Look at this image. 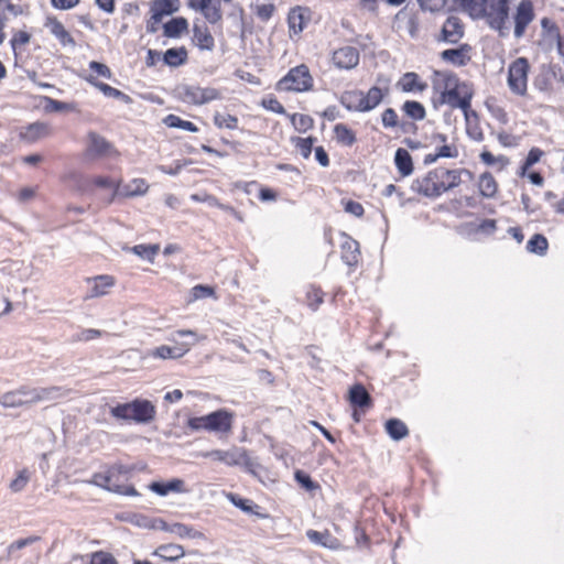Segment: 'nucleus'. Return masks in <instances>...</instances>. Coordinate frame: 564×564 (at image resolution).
Instances as JSON below:
<instances>
[{
    "label": "nucleus",
    "instance_id": "nucleus-1",
    "mask_svg": "<svg viewBox=\"0 0 564 564\" xmlns=\"http://www.w3.org/2000/svg\"><path fill=\"white\" fill-rule=\"evenodd\" d=\"M463 175L469 178L473 177V173L467 169L448 170L436 167L416 177L412 182L411 189L424 197L437 198L442 194L459 186Z\"/></svg>",
    "mask_w": 564,
    "mask_h": 564
},
{
    "label": "nucleus",
    "instance_id": "nucleus-2",
    "mask_svg": "<svg viewBox=\"0 0 564 564\" xmlns=\"http://www.w3.org/2000/svg\"><path fill=\"white\" fill-rule=\"evenodd\" d=\"M465 12L474 20L484 19L488 26L507 36L510 32L508 0H460Z\"/></svg>",
    "mask_w": 564,
    "mask_h": 564
},
{
    "label": "nucleus",
    "instance_id": "nucleus-3",
    "mask_svg": "<svg viewBox=\"0 0 564 564\" xmlns=\"http://www.w3.org/2000/svg\"><path fill=\"white\" fill-rule=\"evenodd\" d=\"M442 78L443 90L440 94L438 105H448L453 109H460L465 119L477 118V112L471 109L474 90L468 83L460 82L453 73H436Z\"/></svg>",
    "mask_w": 564,
    "mask_h": 564
},
{
    "label": "nucleus",
    "instance_id": "nucleus-4",
    "mask_svg": "<svg viewBox=\"0 0 564 564\" xmlns=\"http://www.w3.org/2000/svg\"><path fill=\"white\" fill-rule=\"evenodd\" d=\"M68 390L61 387L31 388L21 386L18 389L4 392L0 395V405L4 409H14L32 405L43 401H52L64 398Z\"/></svg>",
    "mask_w": 564,
    "mask_h": 564
},
{
    "label": "nucleus",
    "instance_id": "nucleus-5",
    "mask_svg": "<svg viewBox=\"0 0 564 564\" xmlns=\"http://www.w3.org/2000/svg\"><path fill=\"white\" fill-rule=\"evenodd\" d=\"M127 479L128 469L124 466L115 465L105 473L95 474L89 482L123 496H137L138 492L134 487L124 484Z\"/></svg>",
    "mask_w": 564,
    "mask_h": 564
},
{
    "label": "nucleus",
    "instance_id": "nucleus-6",
    "mask_svg": "<svg viewBox=\"0 0 564 564\" xmlns=\"http://www.w3.org/2000/svg\"><path fill=\"white\" fill-rule=\"evenodd\" d=\"M155 406L149 400L135 399L129 403L118 404L110 410L117 420L149 423L155 417Z\"/></svg>",
    "mask_w": 564,
    "mask_h": 564
},
{
    "label": "nucleus",
    "instance_id": "nucleus-7",
    "mask_svg": "<svg viewBox=\"0 0 564 564\" xmlns=\"http://www.w3.org/2000/svg\"><path fill=\"white\" fill-rule=\"evenodd\" d=\"M314 79L305 64L291 68L278 83V89L303 93L313 88Z\"/></svg>",
    "mask_w": 564,
    "mask_h": 564
},
{
    "label": "nucleus",
    "instance_id": "nucleus-8",
    "mask_svg": "<svg viewBox=\"0 0 564 564\" xmlns=\"http://www.w3.org/2000/svg\"><path fill=\"white\" fill-rule=\"evenodd\" d=\"M180 98L187 104L200 106L221 98L218 89L213 87H199L182 85L177 88Z\"/></svg>",
    "mask_w": 564,
    "mask_h": 564
},
{
    "label": "nucleus",
    "instance_id": "nucleus-9",
    "mask_svg": "<svg viewBox=\"0 0 564 564\" xmlns=\"http://www.w3.org/2000/svg\"><path fill=\"white\" fill-rule=\"evenodd\" d=\"M529 68V63L524 57H519L510 64L508 86L513 94L523 96L527 93Z\"/></svg>",
    "mask_w": 564,
    "mask_h": 564
},
{
    "label": "nucleus",
    "instance_id": "nucleus-10",
    "mask_svg": "<svg viewBox=\"0 0 564 564\" xmlns=\"http://www.w3.org/2000/svg\"><path fill=\"white\" fill-rule=\"evenodd\" d=\"M113 152L112 144L108 142L102 135L97 132L90 131L88 133V143L85 150V158L95 160L104 156L111 155Z\"/></svg>",
    "mask_w": 564,
    "mask_h": 564
},
{
    "label": "nucleus",
    "instance_id": "nucleus-11",
    "mask_svg": "<svg viewBox=\"0 0 564 564\" xmlns=\"http://www.w3.org/2000/svg\"><path fill=\"white\" fill-rule=\"evenodd\" d=\"M534 9L531 0H521L517 7L513 34L517 39L523 36L528 25L534 19Z\"/></svg>",
    "mask_w": 564,
    "mask_h": 564
},
{
    "label": "nucleus",
    "instance_id": "nucleus-12",
    "mask_svg": "<svg viewBox=\"0 0 564 564\" xmlns=\"http://www.w3.org/2000/svg\"><path fill=\"white\" fill-rule=\"evenodd\" d=\"M464 34L465 25L462 19L456 15H449L442 26L438 41L456 44L464 37Z\"/></svg>",
    "mask_w": 564,
    "mask_h": 564
},
{
    "label": "nucleus",
    "instance_id": "nucleus-13",
    "mask_svg": "<svg viewBox=\"0 0 564 564\" xmlns=\"http://www.w3.org/2000/svg\"><path fill=\"white\" fill-rule=\"evenodd\" d=\"M359 51L350 45L335 50L332 54V62L338 69H352L359 63Z\"/></svg>",
    "mask_w": 564,
    "mask_h": 564
},
{
    "label": "nucleus",
    "instance_id": "nucleus-14",
    "mask_svg": "<svg viewBox=\"0 0 564 564\" xmlns=\"http://www.w3.org/2000/svg\"><path fill=\"white\" fill-rule=\"evenodd\" d=\"M188 6L196 11H200L204 18L212 24H216L223 19L219 0H191Z\"/></svg>",
    "mask_w": 564,
    "mask_h": 564
},
{
    "label": "nucleus",
    "instance_id": "nucleus-15",
    "mask_svg": "<svg viewBox=\"0 0 564 564\" xmlns=\"http://www.w3.org/2000/svg\"><path fill=\"white\" fill-rule=\"evenodd\" d=\"M234 414L225 409L209 413V432L227 434L231 432Z\"/></svg>",
    "mask_w": 564,
    "mask_h": 564
},
{
    "label": "nucleus",
    "instance_id": "nucleus-16",
    "mask_svg": "<svg viewBox=\"0 0 564 564\" xmlns=\"http://www.w3.org/2000/svg\"><path fill=\"white\" fill-rule=\"evenodd\" d=\"M52 134L51 127L45 122H33L21 129L19 135L20 139L28 142L34 143L43 138H46Z\"/></svg>",
    "mask_w": 564,
    "mask_h": 564
},
{
    "label": "nucleus",
    "instance_id": "nucleus-17",
    "mask_svg": "<svg viewBox=\"0 0 564 564\" xmlns=\"http://www.w3.org/2000/svg\"><path fill=\"white\" fill-rule=\"evenodd\" d=\"M149 489L159 496H166L170 492L188 494L191 491L181 478H172L166 482L153 481L149 485Z\"/></svg>",
    "mask_w": 564,
    "mask_h": 564
},
{
    "label": "nucleus",
    "instance_id": "nucleus-18",
    "mask_svg": "<svg viewBox=\"0 0 564 564\" xmlns=\"http://www.w3.org/2000/svg\"><path fill=\"white\" fill-rule=\"evenodd\" d=\"M203 456L225 463L228 466H236L242 463L245 453L237 448L230 451L213 449L210 452L204 453Z\"/></svg>",
    "mask_w": 564,
    "mask_h": 564
},
{
    "label": "nucleus",
    "instance_id": "nucleus-19",
    "mask_svg": "<svg viewBox=\"0 0 564 564\" xmlns=\"http://www.w3.org/2000/svg\"><path fill=\"white\" fill-rule=\"evenodd\" d=\"M88 282H90L93 285L90 286L86 299H95L107 295L110 289L115 285L113 276L108 274L97 275L93 279H89Z\"/></svg>",
    "mask_w": 564,
    "mask_h": 564
},
{
    "label": "nucleus",
    "instance_id": "nucleus-20",
    "mask_svg": "<svg viewBox=\"0 0 564 564\" xmlns=\"http://www.w3.org/2000/svg\"><path fill=\"white\" fill-rule=\"evenodd\" d=\"M397 88L403 93H422L427 88V84L420 79L414 72H408L397 82Z\"/></svg>",
    "mask_w": 564,
    "mask_h": 564
},
{
    "label": "nucleus",
    "instance_id": "nucleus-21",
    "mask_svg": "<svg viewBox=\"0 0 564 564\" xmlns=\"http://www.w3.org/2000/svg\"><path fill=\"white\" fill-rule=\"evenodd\" d=\"M341 260L349 267L356 265L359 260V243L346 234H343Z\"/></svg>",
    "mask_w": 564,
    "mask_h": 564
},
{
    "label": "nucleus",
    "instance_id": "nucleus-22",
    "mask_svg": "<svg viewBox=\"0 0 564 564\" xmlns=\"http://www.w3.org/2000/svg\"><path fill=\"white\" fill-rule=\"evenodd\" d=\"M470 46L468 44H462L457 48L445 50L441 53V58L444 62L451 63L456 66H465L470 57L468 55Z\"/></svg>",
    "mask_w": 564,
    "mask_h": 564
},
{
    "label": "nucleus",
    "instance_id": "nucleus-23",
    "mask_svg": "<svg viewBox=\"0 0 564 564\" xmlns=\"http://www.w3.org/2000/svg\"><path fill=\"white\" fill-rule=\"evenodd\" d=\"M431 143L435 145L436 152L443 159H456L459 154L455 144H447V135L443 133H433Z\"/></svg>",
    "mask_w": 564,
    "mask_h": 564
},
{
    "label": "nucleus",
    "instance_id": "nucleus-24",
    "mask_svg": "<svg viewBox=\"0 0 564 564\" xmlns=\"http://www.w3.org/2000/svg\"><path fill=\"white\" fill-rule=\"evenodd\" d=\"M159 527L161 531L173 533L181 539H202L204 536L202 532L196 531L193 527L180 522L169 524L163 520V523H160Z\"/></svg>",
    "mask_w": 564,
    "mask_h": 564
},
{
    "label": "nucleus",
    "instance_id": "nucleus-25",
    "mask_svg": "<svg viewBox=\"0 0 564 564\" xmlns=\"http://www.w3.org/2000/svg\"><path fill=\"white\" fill-rule=\"evenodd\" d=\"M193 41L199 50L213 51L215 40L206 25L195 24L193 28Z\"/></svg>",
    "mask_w": 564,
    "mask_h": 564
},
{
    "label": "nucleus",
    "instance_id": "nucleus-26",
    "mask_svg": "<svg viewBox=\"0 0 564 564\" xmlns=\"http://www.w3.org/2000/svg\"><path fill=\"white\" fill-rule=\"evenodd\" d=\"M307 539L317 545H322L329 550H337L340 547V542L337 538L333 536L329 531H315V530H308L306 532Z\"/></svg>",
    "mask_w": 564,
    "mask_h": 564
},
{
    "label": "nucleus",
    "instance_id": "nucleus-27",
    "mask_svg": "<svg viewBox=\"0 0 564 564\" xmlns=\"http://www.w3.org/2000/svg\"><path fill=\"white\" fill-rule=\"evenodd\" d=\"M180 8V0H155L151 7L152 19L161 21L164 15L176 12Z\"/></svg>",
    "mask_w": 564,
    "mask_h": 564
},
{
    "label": "nucleus",
    "instance_id": "nucleus-28",
    "mask_svg": "<svg viewBox=\"0 0 564 564\" xmlns=\"http://www.w3.org/2000/svg\"><path fill=\"white\" fill-rule=\"evenodd\" d=\"M188 349L189 346L187 344L176 346L162 345L153 349L150 355L161 359H176L184 356Z\"/></svg>",
    "mask_w": 564,
    "mask_h": 564
},
{
    "label": "nucleus",
    "instance_id": "nucleus-29",
    "mask_svg": "<svg viewBox=\"0 0 564 564\" xmlns=\"http://www.w3.org/2000/svg\"><path fill=\"white\" fill-rule=\"evenodd\" d=\"M184 555L185 551L183 546L174 543L162 544L158 546L153 552V556H158L161 560L167 562H175Z\"/></svg>",
    "mask_w": 564,
    "mask_h": 564
},
{
    "label": "nucleus",
    "instance_id": "nucleus-30",
    "mask_svg": "<svg viewBox=\"0 0 564 564\" xmlns=\"http://www.w3.org/2000/svg\"><path fill=\"white\" fill-rule=\"evenodd\" d=\"M306 12L307 9L302 7H296L290 10L288 14V24L290 31L294 34H299L304 30L307 21V18L305 17Z\"/></svg>",
    "mask_w": 564,
    "mask_h": 564
},
{
    "label": "nucleus",
    "instance_id": "nucleus-31",
    "mask_svg": "<svg viewBox=\"0 0 564 564\" xmlns=\"http://www.w3.org/2000/svg\"><path fill=\"white\" fill-rule=\"evenodd\" d=\"M86 80L94 85L97 89H99L106 97L120 99L124 104L132 102V98L129 95L122 93L121 90L108 84L96 80L93 76L87 77Z\"/></svg>",
    "mask_w": 564,
    "mask_h": 564
},
{
    "label": "nucleus",
    "instance_id": "nucleus-32",
    "mask_svg": "<svg viewBox=\"0 0 564 564\" xmlns=\"http://www.w3.org/2000/svg\"><path fill=\"white\" fill-rule=\"evenodd\" d=\"M479 194L485 198H494L498 192V183L491 173L485 172L478 180Z\"/></svg>",
    "mask_w": 564,
    "mask_h": 564
},
{
    "label": "nucleus",
    "instance_id": "nucleus-33",
    "mask_svg": "<svg viewBox=\"0 0 564 564\" xmlns=\"http://www.w3.org/2000/svg\"><path fill=\"white\" fill-rule=\"evenodd\" d=\"M339 101L349 111L364 112L361 90L345 91L341 94Z\"/></svg>",
    "mask_w": 564,
    "mask_h": 564
},
{
    "label": "nucleus",
    "instance_id": "nucleus-34",
    "mask_svg": "<svg viewBox=\"0 0 564 564\" xmlns=\"http://www.w3.org/2000/svg\"><path fill=\"white\" fill-rule=\"evenodd\" d=\"M394 163L399 173L405 177L413 172V162L410 153L402 148H399L394 154Z\"/></svg>",
    "mask_w": 564,
    "mask_h": 564
},
{
    "label": "nucleus",
    "instance_id": "nucleus-35",
    "mask_svg": "<svg viewBox=\"0 0 564 564\" xmlns=\"http://www.w3.org/2000/svg\"><path fill=\"white\" fill-rule=\"evenodd\" d=\"M388 90L383 91L377 86H372L366 94L362 93L364 112L375 109L384 98Z\"/></svg>",
    "mask_w": 564,
    "mask_h": 564
},
{
    "label": "nucleus",
    "instance_id": "nucleus-36",
    "mask_svg": "<svg viewBox=\"0 0 564 564\" xmlns=\"http://www.w3.org/2000/svg\"><path fill=\"white\" fill-rule=\"evenodd\" d=\"M349 401L354 406L367 408L371 404V398L362 384H355L349 390Z\"/></svg>",
    "mask_w": 564,
    "mask_h": 564
},
{
    "label": "nucleus",
    "instance_id": "nucleus-37",
    "mask_svg": "<svg viewBox=\"0 0 564 564\" xmlns=\"http://www.w3.org/2000/svg\"><path fill=\"white\" fill-rule=\"evenodd\" d=\"M50 30L63 46H76L74 37L58 20L54 19L50 22Z\"/></svg>",
    "mask_w": 564,
    "mask_h": 564
},
{
    "label": "nucleus",
    "instance_id": "nucleus-38",
    "mask_svg": "<svg viewBox=\"0 0 564 564\" xmlns=\"http://www.w3.org/2000/svg\"><path fill=\"white\" fill-rule=\"evenodd\" d=\"M188 22L185 18L178 17L170 20L163 25V33L166 37H180L187 31Z\"/></svg>",
    "mask_w": 564,
    "mask_h": 564
},
{
    "label": "nucleus",
    "instance_id": "nucleus-39",
    "mask_svg": "<svg viewBox=\"0 0 564 564\" xmlns=\"http://www.w3.org/2000/svg\"><path fill=\"white\" fill-rule=\"evenodd\" d=\"M163 62L171 67H178L187 61V50L184 46L169 48L162 55Z\"/></svg>",
    "mask_w": 564,
    "mask_h": 564
},
{
    "label": "nucleus",
    "instance_id": "nucleus-40",
    "mask_svg": "<svg viewBox=\"0 0 564 564\" xmlns=\"http://www.w3.org/2000/svg\"><path fill=\"white\" fill-rule=\"evenodd\" d=\"M386 431L394 441H400L409 434L408 426L399 419H390L386 423Z\"/></svg>",
    "mask_w": 564,
    "mask_h": 564
},
{
    "label": "nucleus",
    "instance_id": "nucleus-41",
    "mask_svg": "<svg viewBox=\"0 0 564 564\" xmlns=\"http://www.w3.org/2000/svg\"><path fill=\"white\" fill-rule=\"evenodd\" d=\"M40 540L41 538L39 535H30L28 538L13 541L7 547L8 558H19V555L17 554L18 551L35 544Z\"/></svg>",
    "mask_w": 564,
    "mask_h": 564
},
{
    "label": "nucleus",
    "instance_id": "nucleus-42",
    "mask_svg": "<svg viewBox=\"0 0 564 564\" xmlns=\"http://www.w3.org/2000/svg\"><path fill=\"white\" fill-rule=\"evenodd\" d=\"M402 111L412 120L421 121L426 117L424 106L415 100H406L402 105Z\"/></svg>",
    "mask_w": 564,
    "mask_h": 564
},
{
    "label": "nucleus",
    "instance_id": "nucleus-43",
    "mask_svg": "<svg viewBox=\"0 0 564 564\" xmlns=\"http://www.w3.org/2000/svg\"><path fill=\"white\" fill-rule=\"evenodd\" d=\"M334 133L336 141L346 147H351L357 140L355 132L344 123H337Z\"/></svg>",
    "mask_w": 564,
    "mask_h": 564
},
{
    "label": "nucleus",
    "instance_id": "nucleus-44",
    "mask_svg": "<svg viewBox=\"0 0 564 564\" xmlns=\"http://www.w3.org/2000/svg\"><path fill=\"white\" fill-rule=\"evenodd\" d=\"M149 189V184L143 178H133L123 186V194L128 197L144 195Z\"/></svg>",
    "mask_w": 564,
    "mask_h": 564
},
{
    "label": "nucleus",
    "instance_id": "nucleus-45",
    "mask_svg": "<svg viewBox=\"0 0 564 564\" xmlns=\"http://www.w3.org/2000/svg\"><path fill=\"white\" fill-rule=\"evenodd\" d=\"M549 247L547 239L541 235H533L527 243V250L532 253L543 256Z\"/></svg>",
    "mask_w": 564,
    "mask_h": 564
},
{
    "label": "nucleus",
    "instance_id": "nucleus-46",
    "mask_svg": "<svg viewBox=\"0 0 564 564\" xmlns=\"http://www.w3.org/2000/svg\"><path fill=\"white\" fill-rule=\"evenodd\" d=\"M63 180L79 192L87 191L90 185V180L86 178L84 175L77 172L67 173L64 175Z\"/></svg>",
    "mask_w": 564,
    "mask_h": 564
},
{
    "label": "nucleus",
    "instance_id": "nucleus-47",
    "mask_svg": "<svg viewBox=\"0 0 564 564\" xmlns=\"http://www.w3.org/2000/svg\"><path fill=\"white\" fill-rule=\"evenodd\" d=\"M63 180L79 192L87 191L90 185V180L86 178L84 175L77 172L67 173L64 175Z\"/></svg>",
    "mask_w": 564,
    "mask_h": 564
},
{
    "label": "nucleus",
    "instance_id": "nucleus-48",
    "mask_svg": "<svg viewBox=\"0 0 564 564\" xmlns=\"http://www.w3.org/2000/svg\"><path fill=\"white\" fill-rule=\"evenodd\" d=\"M30 478H31V473L29 471V469L23 468V469L19 470L17 474V477L14 479H12L9 484L10 490L15 494L21 492L22 490H24V488L29 484Z\"/></svg>",
    "mask_w": 564,
    "mask_h": 564
},
{
    "label": "nucleus",
    "instance_id": "nucleus-49",
    "mask_svg": "<svg viewBox=\"0 0 564 564\" xmlns=\"http://www.w3.org/2000/svg\"><path fill=\"white\" fill-rule=\"evenodd\" d=\"M164 122L170 128H178L191 132H196L198 128L191 121L181 119L178 116L169 115Z\"/></svg>",
    "mask_w": 564,
    "mask_h": 564
},
{
    "label": "nucleus",
    "instance_id": "nucleus-50",
    "mask_svg": "<svg viewBox=\"0 0 564 564\" xmlns=\"http://www.w3.org/2000/svg\"><path fill=\"white\" fill-rule=\"evenodd\" d=\"M261 0H257L256 4L253 6V10L256 15L262 20L268 21L272 18L275 6L272 2H260Z\"/></svg>",
    "mask_w": 564,
    "mask_h": 564
},
{
    "label": "nucleus",
    "instance_id": "nucleus-51",
    "mask_svg": "<svg viewBox=\"0 0 564 564\" xmlns=\"http://www.w3.org/2000/svg\"><path fill=\"white\" fill-rule=\"evenodd\" d=\"M159 249L158 245H137L131 248V251L142 259L152 261L159 252Z\"/></svg>",
    "mask_w": 564,
    "mask_h": 564
},
{
    "label": "nucleus",
    "instance_id": "nucleus-52",
    "mask_svg": "<svg viewBox=\"0 0 564 564\" xmlns=\"http://www.w3.org/2000/svg\"><path fill=\"white\" fill-rule=\"evenodd\" d=\"M306 302L313 311H316L324 302V293L321 289L311 286L306 292Z\"/></svg>",
    "mask_w": 564,
    "mask_h": 564
},
{
    "label": "nucleus",
    "instance_id": "nucleus-53",
    "mask_svg": "<svg viewBox=\"0 0 564 564\" xmlns=\"http://www.w3.org/2000/svg\"><path fill=\"white\" fill-rule=\"evenodd\" d=\"M292 124L300 132H305L313 127V119L308 115L294 113L291 118Z\"/></svg>",
    "mask_w": 564,
    "mask_h": 564
},
{
    "label": "nucleus",
    "instance_id": "nucleus-54",
    "mask_svg": "<svg viewBox=\"0 0 564 564\" xmlns=\"http://www.w3.org/2000/svg\"><path fill=\"white\" fill-rule=\"evenodd\" d=\"M214 123L218 128L236 129L238 126V118L231 115H221L216 112L214 116Z\"/></svg>",
    "mask_w": 564,
    "mask_h": 564
},
{
    "label": "nucleus",
    "instance_id": "nucleus-55",
    "mask_svg": "<svg viewBox=\"0 0 564 564\" xmlns=\"http://www.w3.org/2000/svg\"><path fill=\"white\" fill-rule=\"evenodd\" d=\"M187 426L192 431H207L209 432V414L203 416L189 417Z\"/></svg>",
    "mask_w": 564,
    "mask_h": 564
},
{
    "label": "nucleus",
    "instance_id": "nucleus-56",
    "mask_svg": "<svg viewBox=\"0 0 564 564\" xmlns=\"http://www.w3.org/2000/svg\"><path fill=\"white\" fill-rule=\"evenodd\" d=\"M480 160L486 165H494L496 163H501V166L505 167V166H507L509 164V159L508 158H506L505 155L495 156L489 151H482L480 153Z\"/></svg>",
    "mask_w": 564,
    "mask_h": 564
},
{
    "label": "nucleus",
    "instance_id": "nucleus-57",
    "mask_svg": "<svg viewBox=\"0 0 564 564\" xmlns=\"http://www.w3.org/2000/svg\"><path fill=\"white\" fill-rule=\"evenodd\" d=\"M315 138L308 137V138H297L295 145L300 150L303 158L307 159L313 149Z\"/></svg>",
    "mask_w": 564,
    "mask_h": 564
},
{
    "label": "nucleus",
    "instance_id": "nucleus-58",
    "mask_svg": "<svg viewBox=\"0 0 564 564\" xmlns=\"http://www.w3.org/2000/svg\"><path fill=\"white\" fill-rule=\"evenodd\" d=\"M227 498L235 507L241 509L242 511L248 512V513L252 512V501L251 500L243 499V498L239 497L238 495L231 494V492L227 495Z\"/></svg>",
    "mask_w": 564,
    "mask_h": 564
},
{
    "label": "nucleus",
    "instance_id": "nucleus-59",
    "mask_svg": "<svg viewBox=\"0 0 564 564\" xmlns=\"http://www.w3.org/2000/svg\"><path fill=\"white\" fill-rule=\"evenodd\" d=\"M191 295L193 301L209 297L214 295V289L207 285L198 284L191 290Z\"/></svg>",
    "mask_w": 564,
    "mask_h": 564
},
{
    "label": "nucleus",
    "instance_id": "nucleus-60",
    "mask_svg": "<svg viewBox=\"0 0 564 564\" xmlns=\"http://www.w3.org/2000/svg\"><path fill=\"white\" fill-rule=\"evenodd\" d=\"M382 126L384 128H395L398 126V115L394 109L387 108L381 115Z\"/></svg>",
    "mask_w": 564,
    "mask_h": 564
},
{
    "label": "nucleus",
    "instance_id": "nucleus-61",
    "mask_svg": "<svg viewBox=\"0 0 564 564\" xmlns=\"http://www.w3.org/2000/svg\"><path fill=\"white\" fill-rule=\"evenodd\" d=\"M90 564H118V562L109 553L96 552L91 555Z\"/></svg>",
    "mask_w": 564,
    "mask_h": 564
},
{
    "label": "nucleus",
    "instance_id": "nucleus-62",
    "mask_svg": "<svg viewBox=\"0 0 564 564\" xmlns=\"http://www.w3.org/2000/svg\"><path fill=\"white\" fill-rule=\"evenodd\" d=\"M417 2L423 10L435 12L443 9L447 0H417Z\"/></svg>",
    "mask_w": 564,
    "mask_h": 564
},
{
    "label": "nucleus",
    "instance_id": "nucleus-63",
    "mask_svg": "<svg viewBox=\"0 0 564 564\" xmlns=\"http://www.w3.org/2000/svg\"><path fill=\"white\" fill-rule=\"evenodd\" d=\"M89 68L104 78L110 79L112 76L110 68L106 64L96 61L89 63Z\"/></svg>",
    "mask_w": 564,
    "mask_h": 564
},
{
    "label": "nucleus",
    "instance_id": "nucleus-64",
    "mask_svg": "<svg viewBox=\"0 0 564 564\" xmlns=\"http://www.w3.org/2000/svg\"><path fill=\"white\" fill-rule=\"evenodd\" d=\"M262 106L265 109L273 111L275 113H284L285 112L283 105L276 98L263 99Z\"/></svg>",
    "mask_w": 564,
    "mask_h": 564
}]
</instances>
